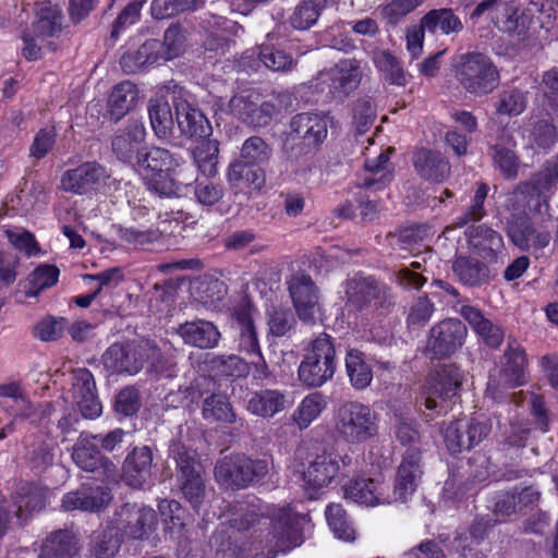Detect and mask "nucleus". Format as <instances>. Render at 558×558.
Wrapping results in <instances>:
<instances>
[{
    "mask_svg": "<svg viewBox=\"0 0 558 558\" xmlns=\"http://www.w3.org/2000/svg\"><path fill=\"white\" fill-rule=\"evenodd\" d=\"M453 66L460 86L474 97L487 96L500 84L499 70L485 53H462L456 59Z\"/></svg>",
    "mask_w": 558,
    "mask_h": 558,
    "instance_id": "1",
    "label": "nucleus"
},
{
    "mask_svg": "<svg viewBox=\"0 0 558 558\" xmlns=\"http://www.w3.org/2000/svg\"><path fill=\"white\" fill-rule=\"evenodd\" d=\"M347 305L357 312L386 316L396 305V296L385 282L373 276L355 275L345 281Z\"/></svg>",
    "mask_w": 558,
    "mask_h": 558,
    "instance_id": "2",
    "label": "nucleus"
},
{
    "mask_svg": "<svg viewBox=\"0 0 558 558\" xmlns=\"http://www.w3.org/2000/svg\"><path fill=\"white\" fill-rule=\"evenodd\" d=\"M336 365L333 339L329 335L322 332L311 342L299 366V379L307 387H320L332 378Z\"/></svg>",
    "mask_w": 558,
    "mask_h": 558,
    "instance_id": "3",
    "label": "nucleus"
},
{
    "mask_svg": "<svg viewBox=\"0 0 558 558\" xmlns=\"http://www.w3.org/2000/svg\"><path fill=\"white\" fill-rule=\"evenodd\" d=\"M270 470L267 459H252L245 454H231L219 459L215 478L228 488L243 489L262 481Z\"/></svg>",
    "mask_w": 558,
    "mask_h": 558,
    "instance_id": "4",
    "label": "nucleus"
},
{
    "mask_svg": "<svg viewBox=\"0 0 558 558\" xmlns=\"http://www.w3.org/2000/svg\"><path fill=\"white\" fill-rule=\"evenodd\" d=\"M336 429L349 444H362L378 433L377 414L359 401H347L336 412Z\"/></svg>",
    "mask_w": 558,
    "mask_h": 558,
    "instance_id": "5",
    "label": "nucleus"
},
{
    "mask_svg": "<svg viewBox=\"0 0 558 558\" xmlns=\"http://www.w3.org/2000/svg\"><path fill=\"white\" fill-rule=\"evenodd\" d=\"M288 102H291L288 93L272 95L271 99L265 101H260L257 94L251 93L233 96L229 101V108L242 122L253 128H265L282 108H287Z\"/></svg>",
    "mask_w": 558,
    "mask_h": 558,
    "instance_id": "6",
    "label": "nucleus"
},
{
    "mask_svg": "<svg viewBox=\"0 0 558 558\" xmlns=\"http://www.w3.org/2000/svg\"><path fill=\"white\" fill-rule=\"evenodd\" d=\"M557 184L558 154L546 160L529 181L520 182L511 193L510 201L522 203L531 210L538 211L542 203H547Z\"/></svg>",
    "mask_w": 558,
    "mask_h": 558,
    "instance_id": "7",
    "label": "nucleus"
},
{
    "mask_svg": "<svg viewBox=\"0 0 558 558\" xmlns=\"http://www.w3.org/2000/svg\"><path fill=\"white\" fill-rule=\"evenodd\" d=\"M109 523L121 537L142 541L156 530L158 519L154 509L126 502L116 509Z\"/></svg>",
    "mask_w": 558,
    "mask_h": 558,
    "instance_id": "8",
    "label": "nucleus"
},
{
    "mask_svg": "<svg viewBox=\"0 0 558 558\" xmlns=\"http://www.w3.org/2000/svg\"><path fill=\"white\" fill-rule=\"evenodd\" d=\"M302 518L288 509H280L271 521V532L266 541L265 558H275L303 543Z\"/></svg>",
    "mask_w": 558,
    "mask_h": 558,
    "instance_id": "9",
    "label": "nucleus"
},
{
    "mask_svg": "<svg viewBox=\"0 0 558 558\" xmlns=\"http://www.w3.org/2000/svg\"><path fill=\"white\" fill-rule=\"evenodd\" d=\"M232 317L239 332L238 342L240 351L255 357L251 364L259 377H269L270 371L262 354L256 327L252 317V304L248 301L241 302L234 307Z\"/></svg>",
    "mask_w": 558,
    "mask_h": 558,
    "instance_id": "10",
    "label": "nucleus"
},
{
    "mask_svg": "<svg viewBox=\"0 0 558 558\" xmlns=\"http://www.w3.org/2000/svg\"><path fill=\"white\" fill-rule=\"evenodd\" d=\"M466 335L460 319H442L429 329L425 352L430 359L449 357L463 345Z\"/></svg>",
    "mask_w": 558,
    "mask_h": 558,
    "instance_id": "11",
    "label": "nucleus"
},
{
    "mask_svg": "<svg viewBox=\"0 0 558 558\" xmlns=\"http://www.w3.org/2000/svg\"><path fill=\"white\" fill-rule=\"evenodd\" d=\"M461 387V373L454 364H442L430 375L425 408L438 415L449 410L448 401L457 396Z\"/></svg>",
    "mask_w": 558,
    "mask_h": 558,
    "instance_id": "12",
    "label": "nucleus"
},
{
    "mask_svg": "<svg viewBox=\"0 0 558 558\" xmlns=\"http://www.w3.org/2000/svg\"><path fill=\"white\" fill-rule=\"evenodd\" d=\"M506 232L511 243L522 252L541 251L551 240L550 232L536 229L525 210L510 214L506 223Z\"/></svg>",
    "mask_w": 558,
    "mask_h": 558,
    "instance_id": "13",
    "label": "nucleus"
},
{
    "mask_svg": "<svg viewBox=\"0 0 558 558\" xmlns=\"http://www.w3.org/2000/svg\"><path fill=\"white\" fill-rule=\"evenodd\" d=\"M490 424L476 417L456 420L446 427L444 440L451 454L470 450L483 441L490 433Z\"/></svg>",
    "mask_w": 558,
    "mask_h": 558,
    "instance_id": "14",
    "label": "nucleus"
},
{
    "mask_svg": "<svg viewBox=\"0 0 558 558\" xmlns=\"http://www.w3.org/2000/svg\"><path fill=\"white\" fill-rule=\"evenodd\" d=\"M292 141H300L305 154L319 148L328 134L327 117L316 112H302L290 121Z\"/></svg>",
    "mask_w": 558,
    "mask_h": 558,
    "instance_id": "15",
    "label": "nucleus"
},
{
    "mask_svg": "<svg viewBox=\"0 0 558 558\" xmlns=\"http://www.w3.org/2000/svg\"><path fill=\"white\" fill-rule=\"evenodd\" d=\"M539 499L541 493L535 487L514 486L495 495L492 511L494 515L505 521L512 515L524 513L527 509H533L538 505Z\"/></svg>",
    "mask_w": 558,
    "mask_h": 558,
    "instance_id": "16",
    "label": "nucleus"
},
{
    "mask_svg": "<svg viewBox=\"0 0 558 558\" xmlns=\"http://www.w3.org/2000/svg\"><path fill=\"white\" fill-rule=\"evenodd\" d=\"M145 354L143 343L116 342L102 354V364L112 374L133 376L144 367Z\"/></svg>",
    "mask_w": 558,
    "mask_h": 558,
    "instance_id": "17",
    "label": "nucleus"
},
{
    "mask_svg": "<svg viewBox=\"0 0 558 558\" xmlns=\"http://www.w3.org/2000/svg\"><path fill=\"white\" fill-rule=\"evenodd\" d=\"M288 289L299 318L313 323L319 311V293L311 276L304 272L294 274L288 281Z\"/></svg>",
    "mask_w": 558,
    "mask_h": 558,
    "instance_id": "18",
    "label": "nucleus"
},
{
    "mask_svg": "<svg viewBox=\"0 0 558 558\" xmlns=\"http://www.w3.org/2000/svg\"><path fill=\"white\" fill-rule=\"evenodd\" d=\"M72 399L85 418H96L101 414L102 405L96 391L92 372L85 367L72 372Z\"/></svg>",
    "mask_w": 558,
    "mask_h": 558,
    "instance_id": "19",
    "label": "nucleus"
},
{
    "mask_svg": "<svg viewBox=\"0 0 558 558\" xmlns=\"http://www.w3.org/2000/svg\"><path fill=\"white\" fill-rule=\"evenodd\" d=\"M327 87L331 99L344 100L361 83V63L356 59L341 60L328 74Z\"/></svg>",
    "mask_w": 558,
    "mask_h": 558,
    "instance_id": "20",
    "label": "nucleus"
},
{
    "mask_svg": "<svg viewBox=\"0 0 558 558\" xmlns=\"http://www.w3.org/2000/svg\"><path fill=\"white\" fill-rule=\"evenodd\" d=\"M146 131L142 122L134 120L119 130L111 138V149L118 160L133 166L142 153Z\"/></svg>",
    "mask_w": 558,
    "mask_h": 558,
    "instance_id": "21",
    "label": "nucleus"
},
{
    "mask_svg": "<svg viewBox=\"0 0 558 558\" xmlns=\"http://www.w3.org/2000/svg\"><path fill=\"white\" fill-rule=\"evenodd\" d=\"M420 461L421 451L418 448H409L405 451L397 470L391 500L405 501L415 492L422 475Z\"/></svg>",
    "mask_w": 558,
    "mask_h": 558,
    "instance_id": "22",
    "label": "nucleus"
},
{
    "mask_svg": "<svg viewBox=\"0 0 558 558\" xmlns=\"http://www.w3.org/2000/svg\"><path fill=\"white\" fill-rule=\"evenodd\" d=\"M107 177V171L100 163L97 161H86L63 173L61 189L74 194H85Z\"/></svg>",
    "mask_w": 558,
    "mask_h": 558,
    "instance_id": "23",
    "label": "nucleus"
},
{
    "mask_svg": "<svg viewBox=\"0 0 558 558\" xmlns=\"http://www.w3.org/2000/svg\"><path fill=\"white\" fill-rule=\"evenodd\" d=\"M173 106L178 128L183 136L203 140L211 135L213 128L202 110L184 99H177Z\"/></svg>",
    "mask_w": 558,
    "mask_h": 558,
    "instance_id": "24",
    "label": "nucleus"
},
{
    "mask_svg": "<svg viewBox=\"0 0 558 558\" xmlns=\"http://www.w3.org/2000/svg\"><path fill=\"white\" fill-rule=\"evenodd\" d=\"M72 459L81 470L86 472H100L106 477H111L117 472L114 463L105 457L87 437L81 436L77 439L73 446Z\"/></svg>",
    "mask_w": 558,
    "mask_h": 558,
    "instance_id": "25",
    "label": "nucleus"
},
{
    "mask_svg": "<svg viewBox=\"0 0 558 558\" xmlns=\"http://www.w3.org/2000/svg\"><path fill=\"white\" fill-rule=\"evenodd\" d=\"M154 453L150 447H135L124 459L122 478L126 485L143 488L151 477Z\"/></svg>",
    "mask_w": 558,
    "mask_h": 558,
    "instance_id": "26",
    "label": "nucleus"
},
{
    "mask_svg": "<svg viewBox=\"0 0 558 558\" xmlns=\"http://www.w3.org/2000/svg\"><path fill=\"white\" fill-rule=\"evenodd\" d=\"M49 489L35 482H20L12 500L16 517L25 522L34 512L43 510L48 500Z\"/></svg>",
    "mask_w": 558,
    "mask_h": 558,
    "instance_id": "27",
    "label": "nucleus"
},
{
    "mask_svg": "<svg viewBox=\"0 0 558 558\" xmlns=\"http://www.w3.org/2000/svg\"><path fill=\"white\" fill-rule=\"evenodd\" d=\"M412 163L420 178L440 183L451 173L448 159L438 150L421 147L414 150Z\"/></svg>",
    "mask_w": 558,
    "mask_h": 558,
    "instance_id": "28",
    "label": "nucleus"
},
{
    "mask_svg": "<svg viewBox=\"0 0 558 558\" xmlns=\"http://www.w3.org/2000/svg\"><path fill=\"white\" fill-rule=\"evenodd\" d=\"M526 356L515 339L509 338L499 371V383L505 388H515L525 383Z\"/></svg>",
    "mask_w": 558,
    "mask_h": 558,
    "instance_id": "29",
    "label": "nucleus"
},
{
    "mask_svg": "<svg viewBox=\"0 0 558 558\" xmlns=\"http://www.w3.org/2000/svg\"><path fill=\"white\" fill-rule=\"evenodd\" d=\"M179 166L180 158L178 156L158 146L142 147V153L137 155V161L133 163V168L142 177L173 171Z\"/></svg>",
    "mask_w": 558,
    "mask_h": 558,
    "instance_id": "30",
    "label": "nucleus"
},
{
    "mask_svg": "<svg viewBox=\"0 0 558 558\" xmlns=\"http://www.w3.org/2000/svg\"><path fill=\"white\" fill-rule=\"evenodd\" d=\"M452 272L459 281L470 288L486 286L496 277L484 262L472 256H458L452 262Z\"/></svg>",
    "mask_w": 558,
    "mask_h": 558,
    "instance_id": "31",
    "label": "nucleus"
},
{
    "mask_svg": "<svg viewBox=\"0 0 558 558\" xmlns=\"http://www.w3.org/2000/svg\"><path fill=\"white\" fill-rule=\"evenodd\" d=\"M162 47L158 39H147L138 48L125 51L120 58V66L126 74H134L162 60Z\"/></svg>",
    "mask_w": 558,
    "mask_h": 558,
    "instance_id": "32",
    "label": "nucleus"
},
{
    "mask_svg": "<svg viewBox=\"0 0 558 558\" xmlns=\"http://www.w3.org/2000/svg\"><path fill=\"white\" fill-rule=\"evenodd\" d=\"M465 235L471 247L483 259H495L504 248L501 234L486 225L470 227Z\"/></svg>",
    "mask_w": 558,
    "mask_h": 558,
    "instance_id": "33",
    "label": "nucleus"
},
{
    "mask_svg": "<svg viewBox=\"0 0 558 558\" xmlns=\"http://www.w3.org/2000/svg\"><path fill=\"white\" fill-rule=\"evenodd\" d=\"M344 496L356 504L365 506L391 501V497L385 493V483L374 478H356L345 486Z\"/></svg>",
    "mask_w": 558,
    "mask_h": 558,
    "instance_id": "34",
    "label": "nucleus"
},
{
    "mask_svg": "<svg viewBox=\"0 0 558 558\" xmlns=\"http://www.w3.org/2000/svg\"><path fill=\"white\" fill-rule=\"evenodd\" d=\"M177 331L184 343L199 349L215 348L220 339L217 327L213 323L203 319L181 324Z\"/></svg>",
    "mask_w": 558,
    "mask_h": 558,
    "instance_id": "35",
    "label": "nucleus"
},
{
    "mask_svg": "<svg viewBox=\"0 0 558 558\" xmlns=\"http://www.w3.org/2000/svg\"><path fill=\"white\" fill-rule=\"evenodd\" d=\"M459 313L471 325L487 347L497 349L502 343L505 338L502 328L485 318L478 308L470 305H463Z\"/></svg>",
    "mask_w": 558,
    "mask_h": 558,
    "instance_id": "36",
    "label": "nucleus"
},
{
    "mask_svg": "<svg viewBox=\"0 0 558 558\" xmlns=\"http://www.w3.org/2000/svg\"><path fill=\"white\" fill-rule=\"evenodd\" d=\"M338 472L339 462L337 457L324 452L323 454H317L310 462L308 468L303 472V480L311 488L316 490L329 485Z\"/></svg>",
    "mask_w": 558,
    "mask_h": 558,
    "instance_id": "37",
    "label": "nucleus"
},
{
    "mask_svg": "<svg viewBox=\"0 0 558 558\" xmlns=\"http://www.w3.org/2000/svg\"><path fill=\"white\" fill-rule=\"evenodd\" d=\"M62 11L57 4L39 2L36 4V21L32 32L41 41L56 37L62 31Z\"/></svg>",
    "mask_w": 558,
    "mask_h": 558,
    "instance_id": "38",
    "label": "nucleus"
},
{
    "mask_svg": "<svg viewBox=\"0 0 558 558\" xmlns=\"http://www.w3.org/2000/svg\"><path fill=\"white\" fill-rule=\"evenodd\" d=\"M287 403L286 396L281 391L264 389L252 395L247 402V410L256 416L269 418L283 411Z\"/></svg>",
    "mask_w": 558,
    "mask_h": 558,
    "instance_id": "39",
    "label": "nucleus"
},
{
    "mask_svg": "<svg viewBox=\"0 0 558 558\" xmlns=\"http://www.w3.org/2000/svg\"><path fill=\"white\" fill-rule=\"evenodd\" d=\"M137 99L138 89L132 82L124 81L116 85L108 99L110 120L114 122L121 120L135 107Z\"/></svg>",
    "mask_w": 558,
    "mask_h": 558,
    "instance_id": "40",
    "label": "nucleus"
},
{
    "mask_svg": "<svg viewBox=\"0 0 558 558\" xmlns=\"http://www.w3.org/2000/svg\"><path fill=\"white\" fill-rule=\"evenodd\" d=\"M76 553L73 533L68 530H58L44 541L38 558H73Z\"/></svg>",
    "mask_w": 558,
    "mask_h": 558,
    "instance_id": "41",
    "label": "nucleus"
},
{
    "mask_svg": "<svg viewBox=\"0 0 558 558\" xmlns=\"http://www.w3.org/2000/svg\"><path fill=\"white\" fill-rule=\"evenodd\" d=\"M228 180L234 187H252L259 191L265 182V172L256 165L236 160L229 166Z\"/></svg>",
    "mask_w": 558,
    "mask_h": 558,
    "instance_id": "42",
    "label": "nucleus"
},
{
    "mask_svg": "<svg viewBox=\"0 0 558 558\" xmlns=\"http://www.w3.org/2000/svg\"><path fill=\"white\" fill-rule=\"evenodd\" d=\"M500 13L496 16L497 27L509 34L523 35L531 23V19L520 10L514 1L500 3Z\"/></svg>",
    "mask_w": 558,
    "mask_h": 558,
    "instance_id": "43",
    "label": "nucleus"
},
{
    "mask_svg": "<svg viewBox=\"0 0 558 558\" xmlns=\"http://www.w3.org/2000/svg\"><path fill=\"white\" fill-rule=\"evenodd\" d=\"M194 163L206 177H214L217 173L219 161V142L214 138H203L192 149Z\"/></svg>",
    "mask_w": 558,
    "mask_h": 558,
    "instance_id": "44",
    "label": "nucleus"
},
{
    "mask_svg": "<svg viewBox=\"0 0 558 558\" xmlns=\"http://www.w3.org/2000/svg\"><path fill=\"white\" fill-rule=\"evenodd\" d=\"M169 457L175 463L177 478L202 473V464L196 453L180 440H173L169 447Z\"/></svg>",
    "mask_w": 558,
    "mask_h": 558,
    "instance_id": "45",
    "label": "nucleus"
},
{
    "mask_svg": "<svg viewBox=\"0 0 558 558\" xmlns=\"http://www.w3.org/2000/svg\"><path fill=\"white\" fill-rule=\"evenodd\" d=\"M422 22L430 33H435L439 28L442 34L449 35L463 29L461 20L451 9L430 10L422 17Z\"/></svg>",
    "mask_w": 558,
    "mask_h": 558,
    "instance_id": "46",
    "label": "nucleus"
},
{
    "mask_svg": "<svg viewBox=\"0 0 558 558\" xmlns=\"http://www.w3.org/2000/svg\"><path fill=\"white\" fill-rule=\"evenodd\" d=\"M202 414L204 420L214 423H234L236 415L226 396L213 393L203 401Z\"/></svg>",
    "mask_w": 558,
    "mask_h": 558,
    "instance_id": "47",
    "label": "nucleus"
},
{
    "mask_svg": "<svg viewBox=\"0 0 558 558\" xmlns=\"http://www.w3.org/2000/svg\"><path fill=\"white\" fill-rule=\"evenodd\" d=\"M345 367L350 383L355 389H364L371 384L373 372L365 362L363 353L354 350L349 351L345 357Z\"/></svg>",
    "mask_w": 558,
    "mask_h": 558,
    "instance_id": "48",
    "label": "nucleus"
},
{
    "mask_svg": "<svg viewBox=\"0 0 558 558\" xmlns=\"http://www.w3.org/2000/svg\"><path fill=\"white\" fill-rule=\"evenodd\" d=\"M326 407V401L320 392H314L306 396L298 409L292 414V421L300 429H305L322 413Z\"/></svg>",
    "mask_w": 558,
    "mask_h": 558,
    "instance_id": "49",
    "label": "nucleus"
},
{
    "mask_svg": "<svg viewBox=\"0 0 558 558\" xmlns=\"http://www.w3.org/2000/svg\"><path fill=\"white\" fill-rule=\"evenodd\" d=\"M148 113L156 136L166 138L173 125L170 105L163 99H151L148 106Z\"/></svg>",
    "mask_w": 558,
    "mask_h": 558,
    "instance_id": "50",
    "label": "nucleus"
},
{
    "mask_svg": "<svg viewBox=\"0 0 558 558\" xmlns=\"http://www.w3.org/2000/svg\"><path fill=\"white\" fill-rule=\"evenodd\" d=\"M526 97L518 88L501 90L494 104L497 116L518 117L526 109Z\"/></svg>",
    "mask_w": 558,
    "mask_h": 558,
    "instance_id": "51",
    "label": "nucleus"
},
{
    "mask_svg": "<svg viewBox=\"0 0 558 558\" xmlns=\"http://www.w3.org/2000/svg\"><path fill=\"white\" fill-rule=\"evenodd\" d=\"M376 68L384 73L385 80L390 84L404 86L407 83L405 73L397 58L388 50H380L374 53Z\"/></svg>",
    "mask_w": 558,
    "mask_h": 558,
    "instance_id": "52",
    "label": "nucleus"
},
{
    "mask_svg": "<svg viewBox=\"0 0 558 558\" xmlns=\"http://www.w3.org/2000/svg\"><path fill=\"white\" fill-rule=\"evenodd\" d=\"M388 161L389 154L387 151L379 154L374 159H367L364 167L371 175L366 177L362 182L357 183V185L365 189H371L373 186L381 189L385 183L390 180L388 173Z\"/></svg>",
    "mask_w": 558,
    "mask_h": 558,
    "instance_id": "53",
    "label": "nucleus"
},
{
    "mask_svg": "<svg viewBox=\"0 0 558 558\" xmlns=\"http://www.w3.org/2000/svg\"><path fill=\"white\" fill-rule=\"evenodd\" d=\"M325 5V0H305L294 10L290 22L293 28L308 29L316 22Z\"/></svg>",
    "mask_w": 558,
    "mask_h": 558,
    "instance_id": "54",
    "label": "nucleus"
},
{
    "mask_svg": "<svg viewBox=\"0 0 558 558\" xmlns=\"http://www.w3.org/2000/svg\"><path fill=\"white\" fill-rule=\"evenodd\" d=\"M59 269L53 265H40L34 269L28 278L27 296H37L43 290L57 283Z\"/></svg>",
    "mask_w": 558,
    "mask_h": 558,
    "instance_id": "55",
    "label": "nucleus"
},
{
    "mask_svg": "<svg viewBox=\"0 0 558 558\" xmlns=\"http://www.w3.org/2000/svg\"><path fill=\"white\" fill-rule=\"evenodd\" d=\"M271 154V147L260 136H251L244 141L239 160L258 166L268 161Z\"/></svg>",
    "mask_w": 558,
    "mask_h": 558,
    "instance_id": "56",
    "label": "nucleus"
},
{
    "mask_svg": "<svg viewBox=\"0 0 558 558\" xmlns=\"http://www.w3.org/2000/svg\"><path fill=\"white\" fill-rule=\"evenodd\" d=\"M489 187L486 183H478L475 190L471 204L466 207L465 211L457 218L456 227H464L469 222L480 221L485 217L486 210L484 208L485 199L487 198Z\"/></svg>",
    "mask_w": 558,
    "mask_h": 558,
    "instance_id": "57",
    "label": "nucleus"
},
{
    "mask_svg": "<svg viewBox=\"0 0 558 558\" xmlns=\"http://www.w3.org/2000/svg\"><path fill=\"white\" fill-rule=\"evenodd\" d=\"M269 332L275 337H284L296 324L293 312L288 307L272 306L267 312Z\"/></svg>",
    "mask_w": 558,
    "mask_h": 558,
    "instance_id": "58",
    "label": "nucleus"
},
{
    "mask_svg": "<svg viewBox=\"0 0 558 558\" xmlns=\"http://www.w3.org/2000/svg\"><path fill=\"white\" fill-rule=\"evenodd\" d=\"M177 481L184 498L194 509L199 508L206 496V486L202 473L178 477Z\"/></svg>",
    "mask_w": 558,
    "mask_h": 558,
    "instance_id": "59",
    "label": "nucleus"
},
{
    "mask_svg": "<svg viewBox=\"0 0 558 558\" xmlns=\"http://www.w3.org/2000/svg\"><path fill=\"white\" fill-rule=\"evenodd\" d=\"M121 536L109 523L105 530L94 542L90 553L93 558H113L121 545Z\"/></svg>",
    "mask_w": 558,
    "mask_h": 558,
    "instance_id": "60",
    "label": "nucleus"
},
{
    "mask_svg": "<svg viewBox=\"0 0 558 558\" xmlns=\"http://www.w3.org/2000/svg\"><path fill=\"white\" fill-rule=\"evenodd\" d=\"M258 58L271 71L288 72L294 66V60L290 54L269 45L258 47Z\"/></svg>",
    "mask_w": 558,
    "mask_h": 558,
    "instance_id": "61",
    "label": "nucleus"
},
{
    "mask_svg": "<svg viewBox=\"0 0 558 558\" xmlns=\"http://www.w3.org/2000/svg\"><path fill=\"white\" fill-rule=\"evenodd\" d=\"M211 366L227 377H245L250 372V363L235 354L215 356Z\"/></svg>",
    "mask_w": 558,
    "mask_h": 558,
    "instance_id": "62",
    "label": "nucleus"
},
{
    "mask_svg": "<svg viewBox=\"0 0 558 558\" xmlns=\"http://www.w3.org/2000/svg\"><path fill=\"white\" fill-rule=\"evenodd\" d=\"M171 172H157L143 177L147 190L160 197L177 195L180 191V184L171 177Z\"/></svg>",
    "mask_w": 558,
    "mask_h": 558,
    "instance_id": "63",
    "label": "nucleus"
},
{
    "mask_svg": "<svg viewBox=\"0 0 558 558\" xmlns=\"http://www.w3.org/2000/svg\"><path fill=\"white\" fill-rule=\"evenodd\" d=\"M263 519V515L254 506L238 504L234 506V512L228 523L230 527L239 532H245L259 524Z\"/></svg>",
    "mask_w": 558,
    "mask_h": 558,
    "instance_id": "64",
    "label": "nucleus"
}]
</instances>
